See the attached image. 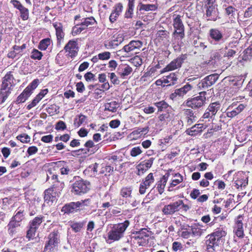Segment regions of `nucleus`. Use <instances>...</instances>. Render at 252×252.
<instances>
[{
    "label": "nucleus",
    "instance_id": "f257e3e1",
    "mask_svg": "<svg viewBox=\"0 0 252 252\" xmlns=\"http://www.w3.org/2000/svg\"><path fill=\"white\" fill-rule=\"evenodd\" d=\"M224 235V232L217 231L209 237V239L206 241L207 250L209 252H212L223 245L224 239L223 236Z\"/></svg>",
    "mask_w": 252,
    "mask_h": 252
},
{
    "label": "nucleus",
    "instance_id": "f03ea898",
    "mask_svg": "<svg viewBox=\"0 0 252 252\" xmlns=\"http://www.w3.org/2000/svg\"><path fill=\"white\" fill-rule=\"evenodd\" d=\"M13 77L10 75H6L2 81L0 94L3 97H5L7 94L10 92V87L13 82Z\"/></svg>",
    "mask_w": 252,
    "mask_h": 252
},
{
    "label": "nucleus",
    "instance_id": "7ed1b4c3",
    "mask_svg": "<svg viewBox=\"0 0 252 252\" xmlns=\"http://www.w3.org/2000/svg\"><path fill=\"white\" fill-rule=\"evenodd\" d=\"M142 46V43L139 41H132L128 44L124 46V50L129 55L136 54Z\"/></svg>",
    "mask_w": 252,
    "mask_h": 252
},
{
    "label": "nucleus",
    "instance_id": "20e7f679",
    "mask_svg": "<svg viewBox=\"0 0 252 252\" xmlns=\"http://www.w3.org/2000/svg\"><path fill=\"white\" fill-rule=\"evenodd\" d=\"M174 27L176 29L174 34L175 35H178L181 38H183L184 37V28L181 20L179 17H176L175 19Z\"/></svg>",
    "mask_w": 252,
    "mask_h": 252
},
{
    "label": "nucleus",
    "instance_id": "39448f33",
    "mask_svg": "<svg viewBox=\"0 0 252 252\" xmlns=\"http://www.w3.org/2000/svg\"><path fill=\"white\" fill-rule=\"evenodd\" d=\"M205 98L202 97L201 95L199 97L194 98L190 100L187 102V105L191 108H197L201 106L203 103Z\"/></svg>",
    "mask_w": 252,
    "mask_h": 252
},
{
    "label": "nucleus",
    "instance_id": "423d86ee",
    "mask_svg": "<svg viewBox=\"0 0 252 252\" xmlns=\"http://www.w3.org/2000/svg\"><path fill=\"white\" fill-rule=\"evenodd\" d=\"M180 205V203L177 202L172 204L166 205L163 208L162 212L165 215L172 214L178 210V208Z\"/></svg>",
    "mask_w": 252,
    "mask_h": 252
},
{
    "label": "nucleus",
    "instance_id": "0eeeda50",
    "mask_svg": "<svg viewBox=\"0 0 252 252\" xmlns=\"http://www.w3.org/2000/svg\"><path fill=\"white\" fill-rule=\"evenodd\" d=\"M66 52H68L69 56L72 57L75 56L77 52L76 43L75 41H69L64 47Z\"/></svg>",
    "mask_w": 252,
    "mask_h": 252
},
{
    "label": "nucleus",
    "instance_id": "6e6552de",
    "mask_svg": "<svg viewBox=\"0 0 252 252\" xmlns=\"http://www.w3.org/2000/svg\"><path fill=\"white\" fill-rule=\"evenodd\" d=\"M73 189L76 192H86L88 187L83 181H78L75 182L73 185Z\"/></svg>",
    "mask_w": 252,
    "mask_h": 252
},
{
    "label": "nucleus",
    "instance_id": "1a4fd4ad",
    "mask_svg": "<svg viewBox=\"0 0 252 252\" xmlns=\"http://www.w3.org/2000/svg\"><path fill=\"white\" fill-rule=\"evenodd\" d=\"M57 193L51 189L46 190L45 192L44 199L47 203H49L50 201L53 202L56 200Z\"/></svg>",
    "mask_w": 252,
    "mask_h": 252
},
{
    "label": "nucleus",
    "instance_id": "9d476101",
    "mask_svg": "<svg viewBox=\"0 0 252 252\" xmlns=\"http://www.w3.org/2000/svg\"><path fill=\"white\" fill-rule=\"evenodd\" d=\"M81 202L71 203L68 205H65L62 209V212L64 213H68L73 211L75 209L81 206Z\"/></svg>",
    "mask_w": 252,
    "mask_h": 252
},
{
    "label": "nucleus",
    "instance_id": "9b49d317",
    "mask_svg": "<svg viewBox=\"0 0 252 252\" xmlns=\"http://www.w3.org/2000/svg\"><path fill=\"white\" fill-rule=\"evenodd\" d=\"M181 64L180 60H177L176 61L172 62L164 68L161 72V73L168 71L174 70L178 67H180Z\"/></svg>",
    "mask_w": 252,
    "mask_h": 252
},
{
    "label": "nucleus",
    "instance_id": "f8f14e48",
    "mask_svg": "<svg viewBox=\"0 0 252 252\" xmlns=\"http://www.w3.org/2000/svg\"><path fill=\"white\" fill-rule=\"evenodd\" d=\"M58 237L57 234L55 233H53L50 234L49 236V240L48 244L46 245V249H50V247L52 248L53 246H55L56 244L58 243Z\"/></svg>",
    "mask_w": 252,
    "mask_h": 252
},
{
    "label": "nucleus",
    "instance_id": "ddd939ff",
    "mask_svg": "<svg viewBox=\"0 0 252 252\" xmlns=\"http://www.w3.org/2000/svg\"><path fill=\"white\" fill-rule=\"evenodd\" d=\"M123 5L119 3L115 7L114 12L112 13L110 16V20L112 22H113L116 20V18L119 15V13L121 11Z\"/></svg>",
    "mask_w": 252,
    "mask_h": 252
},
{
    "label": "nucleus",
    "instance_id": "4468645a",
    "mask_svg": "<svg viewBox=\"0 0 252 252\" xmlns=\"http://www.w3.org/2000/svg\"><path fill=\"white\" fill-rule=\"evenodd\" d=\"M129 221L128 220L125 221L124 223H120L115 226H114V228H115L117 231L120 234H122V233L125 231L126 228L129 225Z\"/></svg>",
    "mask_w": 252,
    "mask_h": 252
},
{
    "label": "nucleus",
    "instance_id": "2eb2a0df",
    "mask_svg": "<svg viewBox=\"0 0 252 252\" xmlns=\"http://www.w3.org/2000/svg\"><path fill=\"white\" fill-rule=\"evenodd\" d=\"M29 89H25L23 93L18 97L17 101L19 103L25 102L30 95L31 93L28 91Z\"/></svg>",
    "mask_w": 252,
    "mask_h": 252
},
{
    "label": "nucleus",
    "instance_id": "dca6fc26",
    "mask_svg": "<svg viewBox=\"0 0 252 252\" xmlns=\"http://www.w3.org/2000/svg\"><path fill=\"white\" fill-rule=\"evenodd\" d=\"M192 87L189 85H186L183 88L177 90V93L178 94V95L182 96L186 94L189 91L191 90Z\"/></svg>",
    "mask_w": 252,
    "mask_h": 252
},
{
    "label": "nucleus",
    "instance_id": "f3484780",
    "mask_svg": "<svg viewBox=\"0 0 252 252\" xmlns=\"http://www.w3.org/2000/svg\"><path fill=\"white\" fill-rule=\"evenodd\" d=\"M91 19H87L85 21L84 23H83L81 25V27L78 28L75 27L73 28L74 32H81L82 30L85 29L86 27L89 26V25L92 24V22L90 21Z\"/></svg>",
    "mask_w": 252,
    "mask_h": 252
},
{
    "label": "nucleus",
    "instance_id": "a211bd4d",
    "mask_svg": "<svg viewBox=\"0 0 252 252\" xmlns=\"http://www.w3.org/2000/svg\"><path fill=\"white\" fill-rule=\"evenodd\" d=\"M157 8V6L155 4H140L139 11L144 10L145 11H149L150 10H155Z\"/></svg>",
    "mask_w": 252,
    "mask_h": 252
},
{
    "label": "nucleus",
    "instance_id": "6ab92c4d",
    "mask_svg": "<svg viewBox=\"0 0 252 252\" xmlns=\"http://www.w3.org/2000/svg\"><path fill=\"white\" fill-rule=\"evenodd\" d=\"M122 237L120 234L115 228L109 232L108 238L109 239L113 240H118Z\"/></svg>",
    "mask_w": 252,
    "mask_h": 252
},
{
    "label": "nucleus",
    "instance_id": "aec40b11",
    "mask_svg": "<svg viewBox=\"0 0 252 252\" xmlns=\"http://www.w3.org/2000/svg\"><path fill=\"white\" fill-rule=\"evenodd\" d=\"M210 34L211 37L216 40H219L222 38L221 33L217 30H211Z\"/></svg>",
    "mask_w": 252,
    "mask_h": 252
},
{
    "label": "nucleus",
    "instance_id": "412c9836",
    "mask_svg": "<svg viewBox=\"0 0 252 252\" xmlns=\"http://www.w3.org/2000/svg\"><path fill=\"white\" fill-rule=\"evenodd\" d=\"M183 177L180 174H176L173 177L172 182L171 184V186L175 187L177 184L181 183L183 181Z\"/></svg>",
    "mask_w": 252,
    "mask_h": 252
},
{
    "label": "nucleus",
    "instance_id": "4be33fe9",
    "mask_svg": "<svg viewBox=\"0 0 252 252\" xmlns=\"http://www.w3.org/2000/svg\"><path fill=\"white\" fill-rule=\"evenodd\" d=\"M17 139L22 143H27L30 142L31 137L27 134L24 133L17 137Z\"/></svg>",
    "mask_w": 252,
    "mask_h": 252
},
{
    "label": "nucleus",
    "instance_id": "5701e85b",
    "mask_svg": "<svg viewBox=\"0 0 252 252\" xmlns=\"http://www.w3.org/2000/svg\"><path fill=\"white\" fill-rule=\"evenodd\" d=\"M20 215V213L18 212L16 214V215L13 217V220L12 221H11L9 224L10 227H15L18 226V224L16 221L19 222L21 220L19 216Z\"/></svg>",
    "mask_w": 252,
    "mask_h": 252
},
{
    "label": "nucleus",
    "instance_id": "b1692460",
    "mask_svg": "<svg viewBox=\"0 0 252 252\" xmlns=\"http://www.w3.org/2000/svg\"><path fill=\"white\" fill-rule=\"evenodd\" d=\"M50 43V39L46 38L42 40L39 45V48L41 50H45Z\"/></svg>",
    "mask_w": 252,
    "mask_h": 252
},
{
    "label": "nucleus",
    "instance_id": "393cba45",
    "mask_svg": "<svg viewBox=\"0 0 252 252\" xmlns=\"http://www.w3.org/2000/svg\"><path fill=\"white\" fill-rule=\"evenodd\" d=\"M113 41L114 42H116V44L118 45L123 42L124 39V35L122 33H119L117 35H115L113 36Z\"/></svg>",
    "mask_w": 252,
    "mask_h": 252
},
{
    "label": "nucleus",
    "instance_id": "a878e982",
    "mask_svg": "<svg viewBox=\"0 0 252 252\" xmlns=\"http://www.w3.org/2000/svg\"><path fill=\"white\" fill-rule=\"evenodd\" d=\"M132 68L128 65H124L122 68V72L121 74V76L124 77L129 75L132 71Z\"/></svg>",
    "mask_w": 252,
    "mask_h": 252
},
{
    "label": "nucleus",
    "instance_id": "bb28decb",
    "mask_svg": "<svg viewBox=\"0 0 252 252\" xmlns=\"http://www.w3.org/2000/svg\"><path fill=\"white\" fill-rule=\"evenodd\" d=\"M38 80H34L26 89H29L28 91L32 93V91L34 90L38 86Z\"/></svg>",
    "mask_w": 252,
    "mask_h": 252
},
{
    "label": "nucleus",
    "instance_id": "cd10ccee",
    "mask_svg": "<svg viewBox=\"0 0 252 252\" xmlns=\"http://www.w3.org/2000/svg\"><path fill=\"white\" fill-rule=\"evenodd\" d=\"M242 223L240 221H238L237 224V230L236 234L238 237H242L243 235V231L242 230Z\"/></svg>",
    "mask_w": 252,
    "mask_h": 252
},
{
    "label": "nucleus",
    "instance_id": "c85d7f7f",
    "mask_svg": "<svg viewBox=\"0 0 252 252\" xmlns=\"http://www.w3.org/2000/svg\"><path fill=\"white\" fill-rule=\"evenodd\" d=\"M35 235V227L31 226L30 229L28 231L27 237L30 240Z\"/></svg>",
    "mask_w": 252,
    "mask_h": 252
},
{
    "label": "nucleus",
    "instance_id": "c756f323",
    "mask_svg": "<svg viewBox=\"0 0 252 252\" xmlns=\"http://www.w3.org/2000/svg\"><path fill=\"white\" fill-rule=\"evenodd\" d=\"M153 182V175L152 174H150L146 177V180L144 183V185L145 186H146V187L148 188V187L150 186L151 184Z\"/></svg>",
    "mask_w": 252,
    "mask_h": 252
},
{
    "label": "nucleus",
    "instance_id": "7c9ffc66",
    "mask_svg": "<svg viewBox=\"0 0 252 252\" xmlns=\"http://www.w3.org/2000/svg\"><path fill=\"white\" fill-rule=\"evenodd\" d=\"M42 56V53L37 50H34L32 53V58L34 59H41Z\"/></svg>",
    "mask_w": 252,
    "mask_h": 252
},
{
    "label": "nucleus",
    "instance_id": "2f4dec72",
    "mask_svg": "<svg viewBox=\"0 0 252 252\" xmlns=\"http://www.w3.org/2000/svg\"><path fill=\"white\" fill-rule=\"evenodd\" d=\"M219 104L217 103H213L209 106V110L215 114L218 109L219 108Z\"/></svg>",
    "mask_w": 252,
    "mask_h": 252
},
{
    "label": "nucleus",
    "instance_id": "473e14b6",
    "mask_svg": "<svg viewBox=\"0 0 252 252\" xmlns=\"http://www.w3.org/2000/svg\"><path fill=\"white\" fill-rule=\"evenodd\" d=\"M56 30V34L58 39H62L64 36L63 33L62 31V28L61 27H56L55 26Z\"/></svg>",
    "mask_w": 252,
    "mask_h": 252
},
{
    "label": "nucleus",
    "instance_id": "72a5a7b5",
    "mask_svg": "<svg viewBox=\"0 0 252 252\" xmlns=\"http://www.w3.org/2000/svg\"><path fill=\"white\" fill-rule=\"evenodd\" d=\"M110 79L111 82L114 84L118 85L120 83V80L118 79L114 73H110Z\"/></svg>",
    "mask_w": 252,
    "mask_h": 252
},
{
    "label": "nucleus",
    "instance_id": "f704fd0d",
    "mask_svg": "<svg viewBox=\"0 0 252 252\" xmlns=\"http://www.w3.org/2000/svg\"><path fill=\"white\" fill-rule=\"evenodd\" d=\"M202 127V124H197L196 125L194 126L191 128L189 132V134L193 135L192 132L196 131H201V130H199V129L201 128Z\"/></svg>",
    "mask_w": 252,
    "mask_h": 252
},
{
    "label": "nucleus",
    "instance_id": "c9c22d12",
    "mask_svg": "<svg viewBox=\"0 0 252 252\" xmlns=\"http://www.w3.org/2000/svg\"><path fill=\"white\" fill-rule=\"evenodd\" d=\"M48 91V89H45L41 91V92L36 96L37 101H39L45 94H47Z\"/></svg>",
    "mask_w": 252,
    "mask_h": 252
},
{
    "label": "nucleus",
    "instance_id": "e433bc0d",
    "mask_svg": "<svg viewBox=\"0 0 252 252\" xmlns=\"http://www.w3.org/2000/svg\"><path fill=\"white\" fill-rule=\"evenodd\" d=\"M116 105L115 102L107 103L105 105V109L113 112L116 109Z\"/></svg>",
    "mask_w": 252,
    "mask_h": 252
},
{
    "label": "nucleus",
    "instance_id": "4c0bfd02",
    "mask_svg": "<svg viewBox=\"0 0 252 252\" xmlns=\"http://www.w3.org/2000/svg\"><path fill=\"white\" fill-rule=\"evenodd\" d=\"M137 169L139 175H140L141 173H143L144 171H146L148 169L146 167V166H145V164H144L142 163H141L138 165Z\"/></svg>",
    "mask_w": 252,
    "mask_h": 252
},
{
    "label": "nucleus",
    "instance_id": "58836bf2",
    "mask_svg": "<svg viewBox=\"0 0 252 252\" xmlns=\"http://www.w3.org/2000/svg\"><path fill=\"white\" fill-rule=\"evenodd\" d=\"M83 225L81 223H73L71 225V227L73 229V230L75 232H78L80 230L81 228L82 227Z\"/></svg>",
    "mask_w": 252,
    "mask_h": 252
},
{
    "label": "nucleus",
    "instance_id": "ea45409f",
    "mask_svg": "<svg viewBox=\"0 0 252 252\" xmlns=\"http://www.w3.org/2000/svg\"><path fill=\"white\" fill-rule=\"evenodd\" d=\"M98 58L100 60H107L110 58V53L105 52L98 55Z\"/></svg>",
    "mask_w": 252,
    "mask_h": 252
},
{
    "label": "nucleus",
    "instance_id": "a19ab883",
    "mask_svg": "<svg viewBox=\"0 0 252 252\" xmlns=\"http://www.w3.org/2000/svg\"><path fill=\"white\" fill-rule=\"evenodd\" d=\"M141 153V151L139 148H134L132 149L131 152V155L132 156L135 157L140 154Z\"/></svg>",
    "mask_w": 252,
    "mask_h": 252
},
{
    "label": "nucleus",
    "instance_id": "79ce46f5",
    "mask_svg": "<svg viewBox=\"0 0 252 252\" xmlns=\"http://www.w3.org/2000/svg\"><path fill=\"white\" fill-rule=\"evenodd\" d=\"M131 194V191L127 189H123L121 191V195L124 197L129 196Z\"/></svg>",
    "mask_w": 252,
    "mask_h": 252
},
{
    "label": "nucleus",
    "instance_id": "37998d69",
    "mask_svg": "<svg viewBox=\"0 0 252 252\" xmlns=\"http://www.w3.org/2000/svg\"><path fill=\"white\" fill-rule=\"evenodd\" d=\"M37 151V148L36 147H30L28 150V153L30 155L35 154Z\"/></svg>",
    "mask_w": 252,
    "mask_h": 252
},
{
    "label": "nucleus",
    "instance_id": "c03bdc74",
    "mask_svg": "<svg viewBox=\"0 0 252 252\" xmlns=\"http://www.w3.org/2000/svg\"><path fill=\"white\" fill-rule=\"evenodd\" d=\"M120 122L118 120H113L110 122L109 125L112 128H116L119 126Z\"/></svg>",
    "mask_w": 252,
    "mask_h": 252
},
{
    "label": "nucleus",
    "instance_id": "a18cd8bd",
    "mask_svg": "<svg viewBox=\"0 0 252 252\" xmlns=\"http://www.w3.org/2000/svg\"><path fill=\"white\" fill-rule=\"evenodd\" d=\"M65 125L63 121L58 122L56 125L57 129H64L65 128Z\"/></svg>",
    "mask_w": 252,
    "mask_h": 252
},
{
    "label": "nucleus",
    "instance_id": "49530a36",
    "mask_svg": "<svg viewBox=\"0 0 252 252\" xmlns=\"http://www.w3.org/2000/svg\"><path fill=\"white\" fill-rule=\"evenodd\" d=\"M41 140L44 142H49L52 140V136L51 135L44 136L42 137Z\"/></svg>",
    "mask_w": 252,
    "mask_h": 252
},
{
    "label": "nucleus",
    "instance_id": "de8ad7c7",
    "mask_svg": "<svg viewBox=\"0 0 252 252\" xmlns=\"http://www.w3.org/2000/svg\"><path fill=\"white\" fill-rule=\"evenodd\" d=\"M77 90L79 92H82L84 90V86L82 82L78 83L76 85Z\"/></svg>",
    "mask_w": 252,
    "mask_h": 252
},
{
    "label": "nucleus",
    "instance_id": "09e8293b",
    "mask_svg": "<svg viewBox=\"0 0 252 252\" xmlns=\"http://www.w3.org/2000/svg\"><path fill=\"white\" fill-rule=\"evenodd\" d=\"M215 1V0H207V4L208 5L207 13H208L209 11L212 10L213 8H212V6H213V4Z\"/></svg>",
    "mask_w": 252,
    "mask_h": 252
},
{
    "label": "nucleus",
    "instance_id": "8fccbe9b",
    "mask_svg": "<svg viewBox=\"0 0 252 252\" xmlns=\"http://www.w3.org/2000/svg\"><path fill=\"white\" fill-rule=\"evenodd\" d=\"M98 80L100 82H104L106 80V74L104 73L99 74Z\"/></svg>",
    "mask_w": 252,
    "mask_h": 252
},
{
    "label": "nucleus",
    "instance_id": "3c124183",
    "mask_svg": "<svg viewBox=\"0 0 252 252\" xmlns=\"http://www.w3.org/2000/svg\"><path fill=\"white\" fill-rule=\"evenodd\" d=\"M94 76V75L91 72H88L85 74V78L87 81H89L93 79Z\"/></svg>",
    "mask_w": 252,
    "mask_h": 252
},
{
    "label": "nucleus",
    "instance_id": "603ef678",
    "mask_svg": "<svg viewBox=\"0 0 252 252\" xmlns=\"http://www.w3.org/2000/svg\"><path fill=\"white\" fill-rule=\"evenodd\" d=\"M89 63H82L79 68V70L80 71H82L84 70L86 68H87L88 67Z\"/></svg>",
    "mask_w": 252,
    "mask_h": 252
},
{
    "label": "nucleus",
    "instance_id": "864d4df0",
    "mask_svg": "<svg viewBox=\"0 0 252 252\" xmlns=\"http://www.w3.org/2000/svg\"><path fill=\"white\" fill-rule=\"evenodd\" d=\"M200 194V192L199 190L197 189H194L193 191L191 193L190 196L193 198H196L198 195Z\"/></svg>",
    "mask_w": 252,
    "mask_h": 252
},
{
    "label": "nucleus",
    "instance_id": "5fc2aeb1",
    "mask_svg": "<svg viewBox=\"0 0 252 252\" xmlns=\"http://www.w3.org/2000/svg\"><path fill=\"white\" fill-rule=\"evenodd\" d=\"M41 222V219L36 218L32 221V226L36 227V225L37 224H39Z\"/></svg>",
    "mask_w": 252,
    "mask_h": 252
},
{
    "label": "nucleus",
    "instance_id": "6e6d98bb",
    "mask_svg": "<svg viewBox=\"0 0 252 252\" xmlns=\"http://www.w3.org/2000/svg\"><path fill=\"white\" fill-rule=\"evenodd\" d=\"M64 95L66 98H68L70 97H73L74 96V93L73 92L69 91L67 92H65Z\"/></svg>",
    "mask_w": 252,
    "mask_h": 252
},
{
    "label": "nucleus",
    "instance_id": "4d7b16f0",
    "mask_svg": "<svg viewBox=\"0 0 252 252\" xmlns=\"http://www.w3.org/2000/svg\"><path fill=\"white\" fill-rule=\"evenodd\" d=\"M2 153L4 157H7L10 154V151L8 148H4L2 150Z\"/></svg>",
    "mask_w": 252,
    "mask_h": 252
},
{
    "label": "nucleus",
    "instance_id": "13d9d810",
    "mask_svg": "<svg viewBox=\"0 0 252 252\" xmlns=\"http://www.w3.org/2000/svg\"><path fill=\"white\" fill-rule=\"evenodd\" d=\"M132 11L133 7H131V6L129 5V8L128 11L126 13V16L127 18L130 17Z\"/></svg>",
    "mask_w": 252,
    "mask_h": 252
},
{
    "label": "nucleus",
    "instance_id": "bf43d9fd",
    "mask_svg": "<svg viewBox=\"0 0 252 252\" xmlns=\"http://www.w3.org/2000/svg\"><path fill=\"white\" fill-rule=\"evenodd\" d=\"M144 112L147 114L152 113L154 112V109L152 107H149L144 109Z\"/></svg>",
    "mask_w": 252,
    "mask_h": 252
},
{
    "label": "nucleus",
    "instance_id": "052dcab7",
    "mask_svg": "<svg viewBox=\"0 0 252 252\" xmlns=\"http://www.w3.org/2000/svg\"><path fill=\"white\" fill-rule=\"evenodd\" d=\"M181 244L178 242H174L173 244V249L175 251H177L180 249Z\"/></svg>",
    "mask_w": 252,
    "mask_h": 252
},
{
    "label": "nucleus",
    "instance_id": "680f3d73",
    "mask_svg": "<svg viewBox=\"0 0 252 252\" xmlns=\"http://www.w3.org/2000/svg\"><path fill=\"white\" fill-rule=\"evenodd\" d=\"M192 233L193 234L200 236L201 235V232L199 229L197 228H194L192 229Z\"/></svg>",
    "mask_w": 252,
    "mask_h": 252
},
{
    "label": "nucleus",
    "instance_id": "e2e57ef3",
    "mask_svg": "<svg viewBox=\"0 0 252 252\" xmlns=\"http://www.w3.org/2000/svg\"><path fill=\"white\" fill-rule=\"evenodd\" d=\"M151 143L149 140H146V141H144L142 143V146L144 148H147L150 147V146L151 145Z\"/></svg>",
    "mask_w": 252,
    "mask_h": 252
},
{
    "label": "nucleus",
    "instance_id": "0e129e2a",
    "mask_svg": "<svg viewBox=\"0 0 252 252\" xmlns=\"http://www.w3.org/2000/svg\"><path fill=\"white\" fill-rule=\"evenodd\" d=\"M200 176V174L198 172H195L193 173L192 175V178L193 180H198Z\"/></svg>",
    "mask_w": 252,
    "mask_h": 252
},
{
    "label": "nucleus",
    "instance_id": "69168bd1",
    "mask_svg": "<svg viewBox=\"0 0 252 252\" xmlns=\"http://www.w3.org/2000/svg\"><path fill=\"white\" fill-rule=\"evenodd\" d=\"M100 137H101V136H100V134L96 133V134H94V135L93 136V139L94 141L98 142L101 140Z\"/></svg>",
    "mask_w": 252,
    "mask_h": 252
},
{
    "label": "nucleus",
    "instance_id": "338daca9",
    "mask_svg": "<svg viewBox=\"0 0 252 252\" xmlns=\"http://www.w3.org/2000/svg\"><path fill=\"white\" fill-rule=\"evenodd\" d=\"M79 135L81 137H84L87 135V131L85 129H81L79 131Z\"/></svg>",
    "mask_w": 252,
    "mask_h": 252
},
{
    "label": "nucleus",
    "instance_id": "774afa93",
    "mask_svg": "<svg viewBox=\"0 0 252 252\" xmlns=\"http://www.w3.org/2000/svg\"><path fill=\"white\" fill-rule=\"evenodd\" d=\"M252 14V8H249L248 10L245 13V17H249Z\"/></svg>",
    "mask_w": 252,
    "mask_h": 252
}]
</instances>
